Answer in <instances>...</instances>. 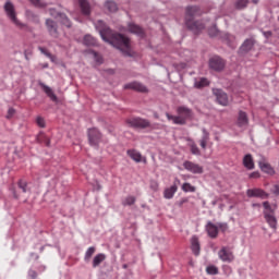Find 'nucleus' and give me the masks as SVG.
Returning <instances> with one entry per match:
<instances>
[{
  "mask_svg": "<svg viewBox=\"0 0 279 279\" xmlns=\"http://www.w3.org/2000/svg\"><path fill=\"white\" fill-rule=\"evenodd\" d=\"M253 3H258V0H253Z\"/></svg>",
  "mask_w": 279,
  "mask_h": 279,
  "instance_id": "obj_55",
  "label": "nucleus"
},
{
  "mask_svg": "<svg viewBox=\"0 0 279 279\" xmlns=\"http://www.w3.org/2000/svg\"><path fill=\"white\" fill-rule=\"evenodd\" d=\"M189 202V198H182L180 202H179V206L182 207L184 206V204H186Z\"/></svg>",
  "mask_w": 279,
  "mask_h": 279,
  "instance_id": "obj_49",
  "label": "nucleus"
},
{
  "mask_svg": "<svg viewBox=\"0 0 279 279\" xmlns=\"http://www.w3.org/2000/svg\"><path fill=\"white\" fill-rule=\"evenodd\" d=\"M218 258L222 260V263H233L234 262V253L228 246H222L218 252Z\"/></svg>",
  "mask_w": 279,
  "mask_h": 279,
  "instance_id": "obj_6",
  "label": "nucleus"
},
{
  "mask_svg": "<svg viewBox=\"0 0 279 279\" xmlns=\"http://www.w3.org/2000/svg\"><path fill=\"white\" fill-rule=\"evenodd\" d=\"M208 141H210V135L208 134V132H206V130H203V137L199 141V145L202 149H206V146L208 145Z\"/></svg>",
  "mask_w": 279,
  "mask_h": 279,
  "instance_id": "obj_30",
  "label": "nucleus"
},
{
  "mask_svg": "<svg viewBox=\"0 0 279 279\" xmlns=\"http://www.w3.org/2000/svg\"><path fill=\"white\" fill-rule=\"evenodd\" d=\"M264 219L270 228L276 230L278 226V219H276V214L274 211H264Z\"/></svg>",
  "mask_w": 279,
  "mask_h": 279,
  "instance_id": "obj_14",
  "label": "nucleus"
},
{
  "mask_svg": "<svg viewBox=\"0 0 279 279\" xmlns=\"http://www.w3.org/2000/svg\"><path fill=\"white\" fill-rule=\"evenodd\" d=\"M123 269H128V265H123Z\"/></svg>",
  "mask_w": 279,
  "mask_h": 279,
  "instance_id": "obj_54",
  "label": "nucleus"
},
{
  "mask_svg": "<svg viewBox=\"0 0 279 279\" xmlns=\"http://www.w3.org/2000/svg\"><path fill=\"white\" fill-rule=\"evenodd\" d=\"M126 123L130 128H138L140 130H145V128H149V125H151L149 120L142 118L128 119Z\"/></svg>",
  "mask_w": 279,
  "mask_h": 279,
  "instance_id": "obj_5",
  "label": "nucleus"
},
{
  "mask_svg": "<svg viewBox=\"0 0 279 279\" xmlns=\"http://www.w3.org/2000/svg\"><path fill=\"white\" fill-rule=\"evenodd\" d=\"M247 197H259V199H268L269 194L263 189H250L246 191Z\"/></svg>",
  "mask_w": 279,
  "mask_h": 279,
  "instance_id": "obj_10",
  "label": "nucleus"
},
{
  "mask_svg": "<svg viewBox=\"0 0 279 279\" xmlns=\"http://www.w3.org/2000/svg\"><path fill=\"white\" fill-rule=\"evenodd\" d=\"M46 27L50 36H52V38H58V24L53 20L47 19Z\"/></svg>",
  "mask_w": 279,
  "mask_h": 279,
  "instance_id": "obj_17",
  "label": "nucleus"
},
{
  "mask_svg": "<svg viewBox=\"0 0 279 279\" xmlns=\"http://www.w3.org/2000/svg\"><path fill=\"white\" fill-rule=\"evenodd\" d=\"M250 178L258 179V178H260V173H258V172H252V173L250 174Z\"/></svg>",
  "mask_w": 279,
  "mask_h": 279,
  "instance_id": "obj_47",
  "label": "nucleus"
},
{
  "mask_svg": "<svg viewBox=\"0 0 279 279\" xmlns=\"http://www.w3.org/2000/svg\"><path fill=\"white\" fill-rule=\"evenodd\" d=\"M45 145H46V147H49V145H50V141L47 137H46Z\"/></svg>",
  "mask_w": 279,
  "mask_h": 279,
  "instance_id": "obj_52",
  "label": "nucleus"
},
{
  "mask_svg": "<svg viewBox=\"0 0 279 279\" xmlns=\"http://www.w3.org/2000/svg\"><path fill=\"white\" fill-rule=\"evenodd\" d=\"M17 189H19V191H16V190L13 191V195H14L15 199H19L21 197V193H27V191H29V189L27 187V181L21 179L17 182Z\"/></svg>",
  "mask_w": 279,
  "mask_h": 279,
  "instance_id": "obj_16",
  "label": "nucleus"
},
{
  "mask_svg": "<svg viewBox=\"0 0 279 279\" xmlns=\"http://www.w3.org/2000/svg\"><path fill=\"white\" fill-rule=\"evenodd\" d=\"M201 12L197 7H187L185 11V25L191 29V32H194V34H198L204 29L205 25L202 22H194L193 19L195 16H199Z\"/></svg>",
  "mask_w": 279,
  "mask_h": 279,
  "instance_id": "obj_2",
  "label": "nucleus"
},
{
  "mask_svg": "<svg viewBox=\"0 0 279 279\" xmlns=\"http://www.w3.org/2000/svg\"><path fill=\"white\" fill-rule=\"evenodd\" d=\"M253 47H254V39L250 38L242 44V46L240 47V51L241 53H247L248 51H252Z\"/></svg>",
  "mask_w": 279,
  "mask_h": 279,
  "instance_id": "obj_22",
  "label": "nucleus"
},
{
  "mask_svg": "<svg viewBox=\"0 0 279 279\" xmlns=\"http://www.w3.org/2000/svg\"><path fill=\"white\" fill-rule=\"evenodd\" d=\"M208 80L207 78H201L199 81L195 82L196 88H204V86H208Z\"/></svg>",
  "mask_w": 279,
  "mask_h": 279,
  "instance_id": "obj_37",
  "label": "nucleus"
},
{
  "mask_svg": "<svg viewBox=\"0 0 279 279\" xmlns=\"http://www.w3.org/2000/svg\"><path fill=\"white\" fill-rule=\"evenodd\" d=\"M182 191H184V193H195L196 189L191 185V183H183Z\"/></svg>",
  "mask_w": 279,
  "mask_h": 279,
  "instance_id": "obj_36",
  "label": "nucleus"
},
{
  "mask_svg": "<svg viewBox=\"0 0 279 279\" xmlns=\"http://www.w3.org/2000/svg\"><path fill=\"white\" fill-rule=\"evenodd\" d=\"M187 145L190 147L191 154H193L194 156H199V154H202V151L197 147V144H195L193 140H187Z\"/></svg>",
  "mask_w": 279,
  "mask_h": 279,
  "instance_id": "obj_27",
  "label": "nucleus"
},
{
  "mask_svg": "<svg viewBox=\"0 0 279 279\" xmlns=\"http://www.w3.org/2000/svg\"><path fill=\"white\" fill-rule=\"evenodd\" d=\"M106 260V254L99 253L93 259V267H99Z\"/></svg>",
  "mask_w": 279,
  "mask_h": 279,
  "instance_id": "obj_29",
  "label": "nucleus"
},
{
  "mask_svg": "<svg viewBox=\"0 0 279 279\" xmlns=\"http://www.w3.org/2000/svg\"><path fill=\"white\" fill-rule=\"evenodd\" d=\"M213 93L220 106H228V104H230V100L228 99V94H226L221 89H213Z\"/></svg>",
  "mask_w": 279,
  "mask_h": 279,
  "instance_id": "obj_13",
  "label": "nucleus"
},
{
  "mask_svg": "<svg viewBox=\"0 0 279 279\" xmlns=\"http://www.w3.org/2000/svg\"><path fill=\"white\" fill-rule=\"evenodd\" d=\"M39 51L44 53V56H47V58H51V54L47 50V48L39 47Z\"/></svg>",
  "mask_w": 279,
  "mask_h": 279,
  "instance_id": "obj_46",
  "label": "nucleus"
},
{
  "mask_svg": "<svg viewBox=\"0 0 279 279\" xmlns=\"http://www.w3.org/2000/svg\"><path fill=\"white\" fill-rule=\"evenodd\" d=\"M83 44L86 45V47H95V45H97V40L90 35H85Z\"/></svg>",
  "mask_w": 279,
  "mask_h": 279,
  "instance_id": "obj_31",
  "label": "nucleus"
},
{
  "mask_svg": "<svg viewBox=\"0 0 279 279\" xmlns=\"http://www.w3.org/2000/svg\"><path fill=\"white\" fill-rule=\"evenodd\" d=\"M105 8L109 12H117V10H119V7L117 5V2H114V1H107L105 3Z\"/></svg>",
  "mask_w": 279,
  "mask_h": 279,
  "instance_id": "obj_33",
  "label": "nucleus"
},
{
  "mask_svg": "<svg viewBox=\"0 0 279 279\" xmlns=\"http://www.w3.org/2000/svg\"><path fill=\"white\" fill-rule=\"evenodd\" d=\"M206 271L209 276H217V274H219V268L215 265H210L206 267Z\"/></svg>",
  "mask_w": 279,
  "mask_h": 279,
  "instance_id": "obj_35",
  "label": "nucleus"
},
{
  "mask_svg": "<svg viewBox=\"0 0 279 279\" xmlns=\"http://www.w3.org/2000/svg\"><path fill=\"white\" fill-rule=\"evenodd\" d=\"M50 16H54L61 25L71 27V20L64 13H56V10H50Z\"/></svg>",
  "mask_w": 279,
  "mask_h": 279,
  "instance_id": "obj_12",
  "label": "nucleus"
},
{
  "mask_svg": "<svg viewBox=\"0 0 279 279\" xmlns=\"http://www.w3.org/2000/svg\"><path fill=\"white\" fill-rule=\"evenodd\" d=\"M28 277L31 279H36V278H38V272H36V270H29L28 271Z\"/></svg>",
  "mask_w": 279,
  "mask_h": 279,
  "instance_id": "obj_45",
  "label": "nucleus"
},
{
  "mask_svg": "<svg viewBox=\"0 0 279 279\" xmlns=\"http://www.w3.org/2000/svg\"><path fill=\"white\" fill-rule=\"evenodd\" d=\"M49 65L48 64H45L44 68H48Z\"/></svg>",
  "mask_w": 279,
  "mask_h": 279,
  "instance_id": "obj_56",
  "label": "nucleus"
},
{
  "mask_svg": "<svg viewBox=\"0 0 279 279\" xmlns=\"http://www.w3.org/2000/svg\"><path fill=\"white\" fill-rule=\"evenodd\" d=\"M134 204H136V196L129 195L122 201V206H134Z\"/></svg>",
  "mask_w": 279,
  "mask_h": 279,
  "instance_id": "obj_32",
  "label": "nucleus"
},
{
  "mask_svg": "<svg viewBox=\"0 0 279 279\" xmlns=\"http://www.w3.org/2000/svg\"><path fill=\"white\" fill-rule=\"evenodd\" d=\"M124 88L126 90H135L136 93H148L149 89H147V86L143 85L138 82H132L124 85Z\"/></svg>",
  "mask_w": 279,
  "mask_h": 279,
  "instance_id": "obj_11",
  "label": "nucleus"
},
{
  "mask_svg": "<svg viewBox=\"0 0 279 279\" xmlns=\"http://www.w3.org/2000/svg\"><path fill=\"white\" fill-rule=\"evenodd\" d=\"M191 247H192V252L193 254H195V256H199V239H197V236H193L191 240Z\"/></svg>",
  "mask_w": 279,
  "mask_h": 279,
  "instance_id": "obj_26",
  "label": "nucleus"
},
{
  "mask_svg": "<svg viewBox=\"0 0 279 279\" xmlns=\"http://www.w3.org/2000/svg\"><path fill=\"white\" fill-rule=\"evenodd\" d=\"M35 8H45L47 5L43 0H29Z\"/></svg>",
  "mask_w": 279,
  "mask_h": 279,
  "instance_id": "obj_39",
  "label": "nucleus"
},
{
  "mask_svg": "<svg viewBox=\"0 0 279 279\" xmlns=\"http://www.w3.org/2000/svg\"><path fill=\"white\" fill-rule=\"evenodd\" d=\"M243 165L246 169H254V158L250 154L245 155L243 158Z\"/></svg>",
  "mask_w": 279,
  "mask_h": 279,
  "instance_id": "obj_28",
  "label": "nucleus"
},
{
  "mask_svg": "<svg viewBox=\"0 0 279 279\" xmlns=\"http://www.w3.org/2000/svg\"><path fill=\"white\" fill-rule=\"evenodd\" d=\"M218 230H221V232H227L228 231V223L219 222L217 223Z\"/></svg>",
  "mask_w": 279,
  "mask_h": 279,
  "instance_id": "obj_41",
  "label": "nucleus"
},
{
  "mask_svg": "<svg viewBox=\"0 0 279 279\" xmlns=\"http://www.w3.org/2000/svg\"><path fill=\"white\" fill-rule=\"evenodd\" d=\"M39 86L43 88L44 93H46V95L51 99V101H58V96H56L51 87L45 85L44 83H40Z\"/></svg>",
  "mask_w": 279,
  "mask_h": 279,
  "instance_id": "obj_23",
  "label": "nucleus"
},
{
  "mask_svg": "<svg viewBox=\"0 0 279 279\" xmlns=\"http://www.w3.org/2000/svg\"><path fill=\"white\" fill-rule=\"evenodd\" d=\"M209 69H213V71H223L226 69V61L221 57H213L209 60Z\"/></svg>",
  "mask_w": 279,
  "mask_h": 279,
  "instance_id": "obj_8",
  "label": "nucleus"
},
{
  "mask_svg": "<svg viewBox=\"0 0 279 279\" xmlns=\"http://www.w3.org/2000/svg\"><path fill=\"white\" fill-rule=\"evenodd\" d=\"M96 29L99 32L102 40L109 43L117 49H120L125 56L132 54V47L130 46V39L123 34L114 33L110 27L104 23V21H98L96 23Z\"/></svg>",
  "mask_w": 279,
  "mask_h": 279,
  "instance_id": "obj_1",
  "label": "nucleus"
},
{
  "mask_svg": "<svg viewBox=\"0 0 279 279\" xmlns=\"http://www.w3.org/2000/svg\"><path fill=\"white\" fill-rule=\"evenodd\" d=\"M4 12L8 16V19L17 27L19 29H24L25 24L23 22L19 21V17L16 16V8L14 7V3L12 1L8 0L4 3Z\"/></svg>",
  "mask_w": 279,
  "mask_h": 279,
  "instance_id": "obj_4",
  "label": "nucleus"
},
{
  "mask_svg": "<svg viewBox=\"0 0 279 279\" xmlns=\"http://www.w3.org/2000/svg\"><path fill=\"white\" fill-rule=\"evenodd\" d=\"M263 206L265 208L264 213H274V209L271 208V205H269V202H264Z\"/></svg>",
  "mask_w": 279,
  "mask_h": 279,
  "instance_id": "obj_40",
  "label": "nucleus"
},
{
  "mask_svg": "<svg viewBox=\"0 0 279 279\" xmlns=\"http://www.w3.org/2000/svg\"><path fill=\"white\" fill-rule=\"evenodd\" d=\"M129 32H131V34H136L137 36H145V31H143V28L134 23H130L129 24Z\"/></svg>",
  "mask_w": 279,
  "mask_h": 279,
  "instance_id": "obj_24",
  "label": "nucleus"
},
{
  "mask_svg": "<svg viewBox=\"0 0 279 279\" xmlns=\"http://www.w3.org/2000/svg\"><path fill=\"white\" fill-rule=\"evenodd\" d=\"M78 5L83 16H90V3L88 0H78Z\"/></svg>",
  "mask_w": 279,
  "mask_h": 279,
  "instance_id": "obj_20",
  "label": "nucleus"
},
{
  "mask_svg": "<svg viewBox=\"0 0 279 279\" xmlns=\"http://www.w3.org/2000/svg\"><path fill=\"white\" fill-rule=\"evenodd\" d=\"M206 232L210 239H217L219 235V227L213 222H207L206 225Z\"/></svg>",
  "mask_w": 279,
  "mask_h": 279,
  "instance_id": "obj_18",
  "label": "nucleus"
},
{
  "mask_svg": "<svg viewBox=\"0 0 279 279\" xmlns=\"http://www.w3.org/2000/svg\"><path fill=\"white\" fill-rule=\"evenodd\" d=\"M93 56H94L96 62H98V64H101V62H104V59L101 58V56H99V53L94 51Z\"/></svg>",
  "mask_w": 279,
  "mask_h": 279,
  "instance_id": "obj_43",
  "label": "nucleus"
},
{
  "mask_svg": "<svg viewBox=\"0 0 279 279\" xmlns=\"http://www.w3.org/2000/svg\"><path fill=\"white\" fill-rule=\"evenodd\" d=\"M183 167L186 171H190V173L198 174L201 175L204 173V167L199 166V163H195L193 161H184Z\"/></svg>",
  "mask_w": 279,
  "mask_h": 279,
  "instance_id": "obj_7",
  "label": "nucleus"
},
{
  "mask_svg": "<svg viewBox=\"0 0 279 279\" xmlns=\"http://www.w3.org/2000/svg\"><path fill=\"white\" fill-rule=\"evenodd\" d=\"M272 193H274L275 195H279V185H274V187H272Z\"/></svg>",
  "mask_w": 279,
  "mask_h": 279,
  "instance_id": "obj_48",
  "label": "nucleus"
},
{
  "mask_svg": "<svg viewBox=\"0 0 279 279\" xmlns=\"http://www.w3.org/2000/svg\"><path fill=\"white\" fill-rule=\"evenodd\" d=\"M247 3H250V0H238L235 2L236 10H245L247 8Z\"/></svg>",
  "mask_w": 279,
  "mask_h": 279,
  "instance_id": "obj_34",
  "label": "nucleus"
},
{
  "mask_svg": "<svg viewBox=\"0 0 279 279\" xmlns=\"http://www.w3.org/2000/svg\"><path fill=\"white\" fill-rule=\"evenodd\" d=\"M265 36H271V32H266Z\"/></svg>",
  "mask_w": 279,
  "mask_h": 279,
  "instance_id": "obj_53",
  "label": "nucleus"
},
{
  "mask_svg": "<svg viewBox=\"0 0 279 279\" xmlns=\"http://www.w3.org/2000/svg\"><path fill=\"white\" fill-rule=\"evenodd\" d=\"M252 206H253V208H260V204H258V203H254Z\"/></svg>",
  "mask_w": 279,
  "mask_h": 279,
  "instance_id": "obj_51",
  "label": "nucleus"
},
{
  "mask_svg": "<svg viewBox=\"0 0 279 279\" xmlns=\"http://www.w3.org/2000/svg\"><path fill=\"white\" fill-rule=\"evenodd\" d=\"M14 114H16V110L14 108H9L7 119H12Z\"/></svg>",
  "mask_w": 279,
  "mask_h": 279,
  "instance_id": "obj_42",
  "label": "nucleus"
},
{
  "mask_svg": "<svg viewBox=\"0 0 279 279\" xmlns=\"http://www.w3.org/2000/svg\"><path fill=\"white\" fill-rule=\"evenodd\" d=\"M36 123H37V125H38L39 128H45V119H44V118L38 117V118L36 119Z\"/></svg>",
  "mask_w": 279,
  "mask_h": 279,
  "instance_id": "obj_44",
  "label": "nucleus"
},
{
  "mask_svg": "<svg viewBox=\"0 0 279 279\" xmlns=\"http://www.w3.org/2000/svg\"><path fill=\"white\" fill-rule=\"evenodd\" d=\"M177 114L178 116L166 113V117L168 121H172L174 125H186V121L193 117V111L189 107L181 106L177 108Z\"/></svg>",
  "mask_w": 279,
  "mask_h": 279,
  "instance_id": "obj_3",
  "label": "nucleus"
},
{
  "mask_svg": "<svg viewBox=\"0 0 279 279\" xmlns=\"http://www.w3.org/2000/svg\"><path fill=\"white\" fill-rule=\"evenodd\" d=\"M96 248L95 246H90L89 248H87L86 253H85V260H90V258H93V254H95Z\"/></svg>",
  "mask_w": 279,
  "mask_h": 279,
  "instance_id": "obj_38",
  "label": "nucleus"
},
{
  "mask_svg": "<svg viewBox=\"0 0 279 279\" xmlns=\"http://www.w3.org/2000/svg\"><path fill=\"white\" fill-rule=\"evenodd\" d=\"M236 125L238 128H247V125H250V118H247L245 111H239Z\"/></svg>",
  "mask_w": 279,
  "mask_h": 279,
  "instance_id": "obj_19",
  "label": "nucleus"
},
{
  "mask_svg": "<svg viewBox=\"0 0 279 279\" xmlns=\"http://www.w3.org/2000/svg\"><path fill=\"white\" fill-rule=\"evenodd\" d=\"M258 165L262 171H264V173H268V175H274L275 173L274 168L271 167V165L265 161V159L260 160Z\"/></svg>",
  "mask_w": 279,
  "mask_h": 279,
  "instance_id": "obj_21",
  "label": "nucleus"
},
{
  "mask_svg": "<svg viewBox=\"0 0 279 279\" xmlns=\"http://www.w3.org/2000/svg\"><path fill=\"white\" fill-rule=\"evenodd\" d=\"M126 154L131 160H134V162H147V159L136 149H129Z\"/></svg>",
  "mask_w": 279,
  "mask_h": 279,
  "instance_id": "obj_15",
  "label": "nucleus"
},
{
  "mask_svg": "<svg viewBox=\"0 0 279 279\" xmlns=\"http://www.w3.org/2000/svg\"><path fill=\"white\" fill-rule=\"evenodd\" d=\"M88 141L89 145L97 147L99 145V141H101V133L97 129H89L88 130Z\"/></svg>",
  "mask_w": 279,
  "mask_h": 279,
  "instance_id": "obj_9",
  "label": "nucleus"
},
{
  "mask_svg": "<svg viewBox=\"0 0 279 279\" xmlns=\"http://www.w3.org/2000/svg\"><path fill=\"white\" fill-rule=\"evenodd\" d=\"M209 36H217V29L209 31Z\"/></svg>",
  "mask_w": 279,
  "mask_h": 279,
  "instance_id": "obj_50",
  "label": "nucleus"
},
{
  "mask_svg": "<svg viewBox=\"0 0 279 279\" xmlns=\"http://www.w3.org/2000/svg\"><path fill=\"white\" fill-rule=\"evenodd\" d=\"M175 193H178V185H171L165 190L163 197L166 199H173V195H175Z\"/></svg>",
  "mask_w": 279,
  "mask_h": 279,
  "instance_id": "obj_25",
  "label": "nucleus"
}]
</instances>
